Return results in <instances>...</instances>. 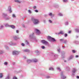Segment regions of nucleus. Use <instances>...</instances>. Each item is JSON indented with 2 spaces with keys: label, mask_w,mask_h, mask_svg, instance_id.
<instances>
[{
  "label": "nucleus",
  "mask_w": 79,
  "mask_h": 79,
  "mask_svg": "<svg viewBox=\"0 0 79 79\" xmlns=\"http://www.w3.org/2000/svg\"><path fill=\"white\" fill-rule=\"evenodd\" d=\"M31 21L35 25H37V24H39L40 23L39 20L37 19H35L34 18H31Z\"/></svg>",
  "instance_id": "1"
},
{
  "label": "nucleus",
  "mask_w": 79,
  "mask_h": 79,
  "mask_svg": "<svg viewBox=\"0 0 79 79\" xmlns=\"http://www.w3.org/2000/svg\"><path fill=\"white\" fill-rule=\"evenodd\" d=\"M47 38L48 40H49L50 41H52V42H56V40H55V38H52L51 36H48Z\"/></svg>",
  "instance_id": "2"
},
{
  "label": "nucleus",
  "mask_w": 79,
  "mask_h": 79,
  "mask_svg": "<svg viewBox=\"0 0 79 79\" xmlns=\"http://www.w3.org/2000/svg\"><path fill=\"white\" fill-rule=\"evenodd\" d=\"M77 69L76 68H74L73 69L72 72L73 73V74L72 75V76H74L75 75V73L77 71Z\"/></svg>",
  "instance_id": "3"
},
{
  "label": "nucleus",
  "mask_w": 79,
  "mask_h": 79,
  "mask_svg": "<svg viewBox=\"0 0 79 79\" xmlns=\"http://www.w3.org/2000/svg\"><path fill=\"white\" fill-rule=\"evenodd\" d=\"M29 37L30 39L35 40V36H34V33H33L29 35Z\"/></svg>",
  "instance_id": "4"
},
{
  "label": "nucleus",
  "mask_w": 79,
  "mask_h": 79,
  "mask_svg": "<svg viewBox=\"0 0 79 79\" xmlns=\"http://www.w3.org/2000/svg\"><path fill=\"white\" fill-rule=\"evenodd\" d=\"M63 72H62L60 73V77L62 79H65L66 78V77L63 74Z\"/></svg>",
  "instance_id": "5"
},
{
  "label": "nucleus",
  "mask_w": 79,
  "mask_h": 79,
  "mask_svg": "<svg viewBox=\"0 0 79 79\" xmlns=\"http://www.w3.org/2000/svg\"><path fill=\"white\" fill-rule=\"evenodd\" d=\"M19 53V52L16 51H14L12 52L13 55H18Z\"/></svg>",
  "instance_id": "6"
},
{
  "label": "nucleus",
  "mask_w": 79,
  "mask_h": 79,
  "mask_svg": "<svg viewBox=\"0 0 79 79\" xmlns=\"http://www.w3.org/2000/svg\"><path fill=\"white\" fill-rule=\"evenodd\" d=\"M41 43L43 44H45V45H48V43L47 41L44 40H41Z\"/></svg>",
  "instance_id": "7"
},
{
  "label": "nucleus",
  "mask_w": 79,
  "mask_h": 79,
  "mask_svg": "<svg viewBox=\"0 0 79 79\" xmlns=\"http://www.w3.org/2000/svg\"><path fill=\"white\" fill-rule=\"evenodd\" d=\"M48 15L50 16H51V18H53V17H54L55 16V14H52V12L49 13L48 14Z\"/></svg>",
  "instance_id": "8"
},
{
  "label": "nucleus",
  "mask_w": 79,
  "mask_h": 79,
  "mask_svg": "<svg viewBox=\"0 0 79 79\" xmlns=\"http://www.w3.org/2000/svg\"><path fill=\"white\" fill-rule=\"evenodd\" d=\"M14 39L15 40H18V39H19L20 38L19 36H18V35H15L13 37Z\"/></svg>",
  "instance_id": "9"
},
{
  "label": "nucleus",
  "mask_w": 79,
  "mask_h": 79,
  "mask_svg": "<svg viewBox=\"0 0 79 79\" xmlns=\"http://www.w3.org/2000/svg\"><path fill=\"white\" fill-rule=\"evenodd\" d=\"M35 31H36V34L37 35H40V31L39 30L37 29H35Z\"/></svg>",
  "instance_id": "10"
},
{
  "label": "nucleus",
  "mask_w": 79,
  "mask_h": 79,
  "mask_svg": "<svg viewBox=\"0 0 79 79\" xmlns=\"http://www.w3.org/2000/svg\"><path fill=\"white\" fill-rule=\"evenodd\" d=\"M8 44H9V45H16V44L13 43V41H11L8 43Z\"/></svg>",
  "instance_id": "11"
},
{
  "label": "nucleus",
  "mask_w": 79,
  "mask_h": 79,
  "mask_svg": "<svg viewBox=\"0 0 79 79\" xmlns=\"http://www.w3.org/2000/svg\"><path fill=\"white\" fill-rule=\"evenodd\" d=\"M64 31H60V32L58 33L57 34H58V35H59V34H61V35H63V34H64Z\"/></svg>",
  "instance_id": "12"
},
{
  "label": "nucleus",
  "mask_w": 79,
  "mask_h": 79,
  "mask_svg": "<svg viewBox=\"0 0 79 79\" xmlns=\"http://www.w3.org/2000/svg\"><path fill=\"white\" fill-rule=\"evenodd\" d=\"M8 10L9 11L10 13H11V6H9L8 7Z\"/></svg>",
  "instance_id": "13"
},
{
  "label": "nucleus",
  "mask_w": 79,
  "mask_h": 79,
  "mask_svg": "<svg viewBox=\"0 0 79 79\" xmlns=\"http://www.w3.org/2000/svg\"><path fill=\"white\" fill-rule=\"evenodd\" d=\"M32 62H34V63H36L37 62V59H33L32 60Z\"/></svg>",
  "instance_id": "14"
},
{
  "label": "nucleus",
  "mask_w": 79,
  "mask_h": 79,
  "mask_svg": "<svg viewBox=\"0 0 79 79\" xmlns=\"http://www.w3.org/2000/svg\"><path fill=\"white\" fill-rule=\"evenodd\" d=\"M10 75L9 74H8L6 77L5 79H10Z\"/></svg>",
  "instance_id": "15"
},
{
  "label": "nucleus",
  "mask_w": 79,
  "mask_h": 79,
  "mask_svg": "<svg viewBox=\"0 0 79 79\" xmlns=\"http://www.w3.org/2000/svg\"><path fill=\"white\" fill-rule=\"evenodd\" d=\"M73 55L70 56L68 58V60H71L73 58Z\"/></svg>",
  "instance_id": "16"
},
{
  "label": "nucleus",
  "mask_w": 79,
  "mask_h": 79,
  "mask_svg": "<svg viewBox=\"0 0 79 79\" xmlns=\"http://www.w3.org/2000/svg\"><path fill=\"white\" fill-rule=\"evenodd\" d=\"M31 62H32V60L28 59L27 60V63H31Z\"/></svg>",
  "instance_id": "17"
},
{
  "label": "nucleus",
  "mask_w": 79,
  "mask_h": 79,
  "mask_svg": "<svg viewBox=\"0 0 79 79\" xmlns=\"http://www.w3.org/2000/svg\"><path fill=\"white\" fill-rule=\"evenodd\" d=\"M24 52H29L30 51L29 49H26L23 50Z\"/></svg>",
  "instance_id": "18"
},
{
  "label": "nucleus",
  "mask_w": 79,
  "mask_h": 79,
  "mask_svg": "<svg viewBox=\"0 0 79 79\" xmlns=\"http://www.w3.org/2000/svg\"><path fill=\"white\" fill-rule=\"evenodd\" d=\"M25 42L27 45H29V43L27 40H25Z\"/></svg>",
  "instance_id": "19"
},
{
  "label": "nucleus",
  "mask_w": 79,
  "mask_h": 79,
  "mask_svg": "<svg viewBox=\"0 0 79 79\" xmlns=\"http://www.w3.org/2000/svg\"><path fill=\"white\" fill-rule=\"evenodd\" d=\"M2 16L4 17H6V16H7V14L5 13H3L2 14Z\"/></svg>",
  "instance_id": "20"
},
{
  "label": "nucleus",
  "mask_w": 79,
  "mask_h": 79,
  "mask_svg": "<svg viewBox=\"0 0 79 79\" xmlns=\"http://www.w3.org/2000/svg\"><path fill=\"white\" fill-rule=\"evenodd\" d=\"M3 27H4L3 26V25H1L0 26V30H2L3 29Z\"/></svg>",
  "instance_id": "21"
},
{
  "label": "nucleus",
  "mask_w": 79,
  "mask_h": 79,
  "mask_svg": "<svg viewBox=\"0 0 79 79\" xmlns=\"http://www.w3.org/2000/svg\"><path fill=\"white\" fill-rule=\"evenodd\" d=\"M58 15H59V16H63V14H62V13H59L58 14Z\"/></svg>",
  "instance_id": "22"
},
{
  "label": "nucleus",
  "mask_w": 79,
  "mask_h": 79,
  "mask_svg": "<svg viewBox=\"0 0 79 79\" xmlns=\"http://www.w3.org/2000/svg\"><path fill=\"white\" fill-rule=\"evenodd\" d=\"M66 69L67 71H69L70 70V69L69 67L66 66Z\"/></svg>",
  "instance_id": "23"
},
{
  "label": "nucleus",
  "mask_w": 79,
  "mask_h": 79,
  "mask_svg": "<svg viewBox=\"0 0 79 79\" xmlns=\"http://www.w3.org/2000/svg\"><path fill=\"white\" fill-rule=\"evenodd\" d=\"M57 51L58 53H60V52H61V49L60 48H58L57 49Z\"/></svg>",
  "instance_id": "24"
},
{
  "label": "nucleus",
  "mask_w": 79,
  "mask_h": 79,
  "mask_svg": "<svg viewBox=\"0 0 79 79\" xmlns=\"http://www.w3.org/2000/svg\"><path fill=\"white\" fill-rule=\"evenodd\" d=\"M54 56V58L55 59L57 58H58V55L57 54H55Z\"/></svg>",
  "instance_id": "25"
},
{
  "label": "nucleus",
  "mask_w": 79,
  "mask_h": 79,
  "mask_svg": "<svg viewBox=\"0 0 79 79\" xmlns=\"http://www.w3.org/2000/svg\"><path fill=\"white\" fill-rule=\"evenodd\" d=\"M10 27H11V28H12V29H15V26L14 25H10Z\"/></svg>",
  "instance_id": "26"
},
{
  "label": "nucleus",
  "mask_w": 79,
  "mask_h": 79,
  "mask_svg": "<svg viewBox=\"0 0 79 79\" xmlns=\"http://www.w3.org/2000/svg\"><path fill=\"white\" fill-rule=\"evenodd\" d=\"M5 27H10V25H9V24L6 23L5 25Z\"/></svg>",
  "instance_id": "27"
},
{
  "label": "nucleus",
  "mask_w": 79,
  "mask_h": 79,
  "mask_svg": "<svg viewBox=\"0 0 79 79\" xmlns=\"http://www.w3.org/2000/svg\"><path fill=\"white\" fill-rule=\"evenodd\" d=\"M49 70H51V71H53L54 70V69H53V68L51 67L49 68Z\"/></svg>",
  "instance_id": "28"
},
{
  "label": "nucleus",
  "mask_w": 79,
  "mask_h": 79,
  "mask_svg": "<svg viewBox=\"0 0 79 79\" xmlns=\"http://www.w3.org/2000/svg\"><path fill=\"white\" fill-rule=\"evenodd\" d=\"M68 42V41L66 40H64V42H63V44H66Z\"/></svg>",
  "instance_id": "29"
},
{
  "label": "nucleus",
  "mask_w": 79,
  "mask_h": 79,
  "mask_svg": "<svg viewBox=\"0 0 79 79\" xmlns=\"http://www.w3.org/2000/svg\"><path fill=\"white\" fill-rule=\"evenodd\" d=\"M3 77V73H0V78H2Z\"/></svg>",
  "instance_id": "30"
},
{
  "label": "nucleus",
  "mask_w": 79,
  "mask_h": 79,
  "mask_svg": "<svg viewBox=\"0 0 79 79\" xmlns=\"http://www.w3.org/2000/svg\"><path fill=\"white\" fill-rule=\"evenodd\" d=\"M10 19V18L9 17H7L5 18L6 20H9Z\"/></svg>",
  "instance_id": "31"
},
{
  "label": "nucleus",
  "mask_w": 79,
  "mask_h": 79,
  "mask_svg": "<svg viewBox=\"0 0 79 79\" xmlns=\"http://www.w3.org/2000/svg\"><path fill=\"white\" fill-rule=\"evenodd\" d=\"M48 22L49 23H50L51 24H52L53 23V22L51 20H48Z\"/></svg>",
  "instance_id": "32"
},
{
  "label": "nucleus",
  "mask_w": 79,
  "mask_h": 79,
  "mask_svg": "<svg viewBox=\"0 0 79 79\" xmlns=\"http://www.w3.org/2000/svg\"><path fill=\"white\" fill-rule=\"evenodd\" d=\"M75 31L77 32H79V29H75Z\"/></svg>",
  "instance_id": "33"
},
{
  "label": "nucleus",
  "mask_w": 79,
  "mask_h": 79,
  "mask_svg": "<svg viewBox=\"0 0 79 79\" xmlns=\"http://www.w3.org/2000/svg\"><path fill=\"white\" fill-rule=\"evenodd\" d=\"M15 2H17V3H20V2H21L20 1H19L18 0H15Z\"/></svg>",
  "instance_id": "34"
},
{
  "label": "nucleus",
  "mask_w": 79,
  "mask_h": 79,
  "mask_svg": "<svg viewBox=\"0 0 79 79\" xmlns=\"http://www.w3.org/2000/svg\"><path fill=\"white\" fill-rule=\"evenodd\" d=\"M57 70H58L59 71H61V69H60V67H57Z\"/></svg>",
  "instance_id": "35"
},
{
  "label": "nucleus",
  "mask_w": 79,
  "mask_h": 79,
  "mask_svg": "<svg viewBox=\"0 0 79 79\" xmlns=\"http://www.w3.org/2000/svg\"><path fill=\"white\" fill-rule=\"evenodd\" d=\"M60 42H63V41H64V39H60Z\"/></svg>",
  "instance_id": "36"
},
{
  "label": "nucleus",
  "mask_w": 79,
  "mask_h": 79,
  "mask_svg": "<svg viewBox=\"0 0 79 79\" xmlns=\"http://www.w3.org/2000/svg\"><path fill=\"white\" fill-rule=\"evenodd\" d=\"M63 2L65 3H66V2H68V0H63Z\"/></svg>",
  "instance_id": "37"
},
{
  "label": "nucleus",
  "mask_w": 79,
  "mask_h": 79,
  "mask_svg": "<svg viewBox=\"0 0 79 79\" xmlns=\"http://www.w3.org/2000/svg\"><path fill=\"white\" fill-rule=\"evenodd\" d=\"M65 26H67V25H68V22H66L65 23Z\"/></svg>",
  "instance_id": "38"
},
{
  "label": "nucleus",
  "mask_w": 79,
  "mask_h": 79,
  "mask_svg": "<svg viewBox=\"0 0 79 79\" xmlns=\"http://www.w3.org/2000/svg\"><path fill=\"white\" fill-rule=\"evenodd\" d=\"M4 65H7L8 64V62H5L4 63Z\"/></svg>",
  "instance_id": "39"
},
{
  "label": "nucleus",
  "mask_w": 79,
  "mask_h": 79,
  "mask_svg": "<svg viewBox=\"0 0 79 79\" xmlns=\"http://www.w3.org/2000/svg\"><path fill=\"white\" fill-rule=\"evenodd\" d=\"M61 57V58H64V54L62 55Z\"/></svg>",
  "instance_id": "40"
},
{
  "label": "nucleus",
  "mask_w": 79,
  "mask_h": 79,
  "mask_svg": "<svg viewBox=\"0 0 79 79\" xmlns=\"http://www.w3.org/2000/svg\"><path fill=\"white\" fill-rule=\"evenodd\" d=\"M5 47L6 48V49H8V47L6 46V45H5Z\"/></svg>",
  "instance_id": "41"
},
{
  "label": "nucleus",
  "mask_w": 79,
  "mask_h": 79,
  "mask_svg": "<svg viewBox=\"0 0 79 79\" xmlns=\"http://www.w3.org/2000/svg\"><path fill=\"white\" fill-rule=\"evenodd\" d=\"M41 48L42 49H45V46H41Z\"/></svg>",
  "instance_id": "42"
},
{
  "label": "nucleus",
  "mask_w": 79,
  "mask_h": 79,
  "mask_svg": "<svg viewBox=\"0 0 79 79\" xmlns=\"http://www.w3.org/2000/svg\"><path fill=\"white\" fill-rule=\"evenodd\" d=\"M21 45L23 46V47H24L25 46V44L24 43H22Z\"/></svg>",
  "instance_id": "43"
},
{
  "label": "nucleus",
  "mask_w": 79,
  "mask_h": 79,
  "mask_svg": "<svg viewBox=\"0 0 79 79\" xmlns=\"http://www.w3.org/2000/svg\"><path fill=\"white\" fill-rule=\"evenodd\" d=\"M33 9H36L37 8V6H34L33 7Z\"/></svg>",
  "instance_id": "44"
},
{
  "label": "nucleus",
  "mask_w": 79,
  "mask_h": 79,
  "mask_svg": "<svg viewBox=\"0 0 79 79\" xmlns=\"http://www.w3.org/2000/svg\"><path fill=\"white\" fill-rule=\"evenodd\" d=\"M12 17L13 18H16V16H15V15L13 14L12 15Z\"/></svg>",
  "instance_id": "45"
},
{
  "label": "nucleus",
  "mask_w": 79,
  "mask_h": 79,
  "mask_svg": "<svg viewBox=\"0 0 79 79\" xmlns=\"http://www.w3.org/2000/svg\"><path fill=\"white\" fill-rule=\"evenodd\" d=\"M3 53V51H1L0 52V54H2Z\"/></svg>",
  "instance_id": "46"
},
{
  "label": "nucleus",
  "mask_w": 79,
  "mask_h": 79,
  "mask_svg": "<svg viewBox=\"0 0 79 79\" xmlns=\"http://www.w3.org/2000/svg\"><path fill=\"white\" fill-rule=\"evenodd\" d=\"M64 36H65V37H67V36H68V34H67L66 33L65 34Z\"/></svg>",
  "instance_id": "47"
},
{
  "label": "nucleus",
  "mask_w": 79,
  "mask_h": 79,
  "mask_svg": "<svg viewBox=\"0 0 79 79\" xmlns=\"http://www.w3.org/2000/svg\"><path fill=\"white\" fill-rule=\"evenodd\" d=\"M35 12H36V13H38L39 12V11L37 10H35Z\"/></svg>",
  "instance_id": "48"
},
{
  "label": "nucleus",
  "mask_w": 79,
  "mask_h": 79,
  "mask_svg": "<svg viewBox=\"0 0 79 79\" xmlns=\"http://www.w3.org/2000/svg\"><path fill=\"white\" fill-rule=\"evenodd\" d=\"M13 79H18V78H17V77H14L13 78Z\"/></svg>",
  "instance_id": "49"
},
{
  "label": "nucleus",
  "mask_w": 79,
  "mask_h": 79,
  "mask_svg": "<svg viewBox=\"0 0 79 79\" xmlns=\"http://www.w3.org/2000/svg\"><path fill=\"white\" fill-rule=\"evenodd\" d=\"M28 13H31V10H28Z\"/></svg>",
  "instance_id": "50"
},
{
  "label": "nucleus",
  "mask_w": 79,
  "mask_h": 79,
  "mask_svg": "<svg viewBox=\"0 0 79 79\" xmlns=\"http://www.w3.org/2000/svg\"><path fill=\"white\" fill-rule=\"evenodd\" d=\"M16 33H19V30H17L16 31Z\"/></svg>",
  "instance_id": "51"
},
{
  "label": "nucleus",
  "mask_w": 79,
  "mask_h": 79,
  "mask_svg": "<svg viewBox=\"0 0 79 79\" xmlns=\"http://www.w3.org/2000/svg\"><path fill=\"white\" fill-rule=\"evenodd\" d=\"M72 52H73V53H76V51H75V50H73L72 51Z\"/></svg>",
  "instance_id": "52"
},
{
  "label": "nucleus",
  "mask_w": 79,
  "mask_h": 79,
  "mask_svg": "<svg viewBox=\"0 0 79 79\" xmlns=\"http://www.w3.org/2000/svg\"><path fill=\"white\" fill-rule=\"evenodd\" d=\"M75 57H76V58H78V57H79V56L77 55Z\"/></svg>",
  "instance_id": "53"
},
{
  "label": "nucleus",
  "mask_w": 79,
  "mask_h": 79,
  "mask_svg": "<svg viewBox=\"0 0 79 79\" xmlns=\"http://www.w3.org/2000/svg\"><path fill=\"white\" fill-rule=\"evenodd\" d=\"M77 79H79V76H77L76 77Z\"/></svg>",
  "instance_id": "54"
},
{
  "label": "nucleus",
  "mask_w": 79,
  "mask_h": 79,
  "mask_svg": "<svg viewBox=\"0 0 79 79\" xmlns=\"http://www.w3.org/2000/svg\"><path fill=\"white\" fill-rule=\"evenodd\" d=\"M44 17H47L48 15H44Z\"/></svg>",
  "instance_id": "55"
},
{
  "label": "nucleus",
  "mask_w": 79,
  "mask_h": 79,
  "mask_svg": "<svg viewBox=\"0 0 79 79\" xmlns=\"http://www.w3.org/2000/svg\"><path fill=\"white\" fill-rule=\"evenodd\" d=\"M47 78H50V77L49 76H47L46 77Z\"/></svg>",
  "instance_id": "56"
},
{
  "label": "nucleus",
  "mask_w": 79,
  "mask_h": 79,
  "mask_svg": "<svg viewBox=\"0 0 79 79\" xmlns=\"http://www.w3.org/2000/svg\"><path fill=\"white\" fill-rule=\"evenodd\" d=\"M13 65H15V62H13Z\"/></svg>",
  "instance_id": "57"
},
{
  "label": "nucleus",
  "mask_w": 79,
  "mask_h": 79,
  "mask_svg": "<svg viewBox=\"0 0 79 79\" xmlns=\"http://www.w3.org/2000/svg\"><path fill=\"white\" fill-rule=\"evenodd\" d=\"M24 58V59H26V57L24 56L23 57Z\"/></svg>",
  "instance_id": "58"
},
{
  "label": "nucleus",
  "mask_w": 79,
  "mask_h": 79,
  "mask_svg": "<svg viewBox=\"0 0 79 79\" xmlns=\"http://www.w3.org/2000/svg\"><path fill=\"white\" fill-rule=\"evenodd\" d=\"M71 31H69V34H70V33H71Z\"/></svg>",
  "instance_id": "59"
},
{
  "label": "nucleus",
  "mask_w": 79,
  "mask_h": 79,
  "mask_svg": "<svg viewBox=\"0 0 79 79\" xmlns=\"http://www.w3.org/2000/svg\"><path fill=\"white\" fill-rule=\"evenodd\" d=\"M65 48V46H62V48Z\"/></svg>",
  "instance_id": "60"
},
{
  "label": "nucleus",
  "mask_w": 79,
  "mask_h": 79,
  "mask_svg": "<svg viewBox=\"0 0 79 79\" xmlns=\"http://www.w3.org/2000/svg\"><path fill=\"white\" fill-rule=\"evenodd\" d=\"M78 36H76V38H78Z\"/></svg>",
  "instance_id": "61"
},
{
  "label": "nucleus",
  "mask_w": 79,
  "mask_h": 79,
  "mask_svg": "<svg viewBox=\"0 0 79 79\" xmlns=\"http://www.w3.org/2000/svg\"><path fill=\"white\" fill-rule=\"evenodd\" d=\"M64 62H66V60H64Z\"/></svg>",
  "instance_id": "62"
},
{
  "label": "nucleus",
  "mask_w": 79,
  "mask_h": 79,
  "mask_svg": "<svg viewBox=\"0 0 79 79\" xmlns=\"http://www.w3.org/2000/svg\"><path fill=\"white\" fill-rule=\"evenodd\" d=\"M23 27H24V25H23Z\"/></svg>",
  "instance_id": "63"
},
{
  "label": "nucleus",
  "mask_w": 79,
  "mask_h": 79,
  "mask_svg": "<svg viewBox=\"0 0 79 79\" xmlns=\"http://www.w3.org/2000/svg\"><path fill=\"white\" fill-rule=\"evenodd\" d=\"M72 1H73L74 0H71Z\"/></svg>",
  "instance_id": "64"
}]
</instances>
